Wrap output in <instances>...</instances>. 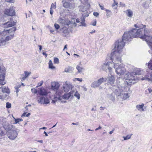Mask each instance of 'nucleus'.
<instances>
[{
	"mask_svg": "<svg viewBox=\"0 0 152 152\" xmlns=\"http://www.w3.org/2000/svg\"><path fill=\"white\" fill-rule=\"evenodd\" d=\"M146 41L150 48L148 52L150 54H152V36H151L150 34L148 37H146Z\"/></svg>",
	"mask_w": 152,
	"mask_h": 152,
	"instance_id": "nucleus-12",
	"label": "nucleus"
},
{
	"mask_svg": "<svg viewBox=\"0 0 152 152\" xmlns=\"http://www.w3.org/2000/svg\"><path fill=\"white\" fill-rule=\"evenodd\" d=\"M142 80H146L148 81L152 82V73L151 74L147 73L144 77L142 78Z\"/></svg>",
	"mask_w": 152,
	"mask_h": 152,
	"instance_id": "nucleus-17",
	"label": "nucleus"
},
{
	"mask_svg": "<svg viewBox=\"0 0 152 152\" xmlns=\"http://www.w3.org/2000/svg\"><path fill=\"white\" fill-rule=\"evenodd\" d=\"M73 68L72 67H68L65 69V71L66 72H71L73 70Z\"/></svg>",
	"mask_w": 152,
	"mask_h": 152,
	"instance_id": "nucleus-30",
	"label": "nucleus"
},
{
	"mask_svg": "<svg viewBox=\"0 0 152 152\" xmlns=\"http://www.w3.org/2000/svg\"><path fill=\"white\" fill-rule=\"evenodd\" d=\"M93 15L94 16L97 17L98 16L99 13L97 12H94L93 13Z\"/></svg>",
	"mask_w": 152,
	"mask_h": 152,
	"instance_id": "nucleus-54",
	"label": "nucleus"
},
{
	"mask_svg": "<svg viewBox=\"0 0 152 152\" xmlns=\"http://www.w3.org/2000/svg\"><path fill=\"white\" fill-rule=\"evenodd\" d=\"M99 5L100 8L102 10H104V7L103 6L101 5H100L99 4Z\"/></svg>",
	"mask_w": 152,
	"mask_h": 152,
	"instance_id": "nucleus-57",
	"label": "nucleus"
},
{
	"mask_svg": "<svg viewBox=\"0 0 152 152\" xmlns=\"http://www.w3.org/2000/svg\"><path fill=\"white\" fill-rule=\"evenodd\" d=\"M105 10L106 11V15L107 16H109L111 14V11L110 10H107V9H105Z\"/></svg>",
	"mask_w": 152,
	"mask_h": 152,
	"instance_id": "nucleus-44",
	"label": "nucleus"
},
{
	"mask_svg": "<svg viewBox=\"0 0 152 152\" xmlns=\"http://www.w3.org/2000/svg\"><path fill=\"white\" fill-rule=\"evenodd\" d=\"M80 1L83 4H85V5L86 4H87V5H88V4L86 3L87 2V0H80Z\"/></svg>",
	"mask_w": 152,
	"mask_h": 152,
	"instance_id": "nucleus-48",
	"label": "nucleus"
},
{
	"mask_svg": "<svg viewBox=\"0 0 152 152\" xmlns=\"http://www.w3.org/2000/svg\"><path fill=\"white\" fill-rule=\"evenodd\" d=\"M111 59L112 62L113 63L114 68L115 69V71L117 74L119 76L124 75L126 70L124 66L121 64L122 61L121 58V61L120 62L118 61L117 59L116 60L117 61H113V58H111Z\"/></svg>",
	"mask_w": 152,
	"mask_h": 152,
	"instance_id": "nucleus-4",
	"label": "nucleus"
},
{
	"mask_svg": "<svg viewBox=\"0 0 152 152\" xmlns=\"http://www.w3.org/2000/svg\"><path fill=\"white\" fill-rule=\"evenodd\" d=\"M144 104H142L141 105H137L136 106V108L137 110L140 112H143L145 111L144 108H143Z\"/></svg>",
	"mask_w": 152,
	"mask_h": 152,
	"instance_id": "nucleus-21",
	"label": "nucleus"
},
{
	"mask_svg": "<svg viewBox=\"0 0 152 152\" xmlns=\"http://www.w3.org/2000/svg\"><path fill=\"white\" fill-rule=\"evenodd\" d=\"M106 79L107 84L110 85L113 84L115 81L114 76L111 73L108 74L107 77L106 78Z\"/></svg>",
	"mask_w": 152,
	"mask_h": 152,
	"instance_id": "nucleus-13",
	"label": "nucleus"
},
{
	"mask_svg": "<svg viewBox=\"0 0 152 152\" xmlns=\"http://www.w3.org/2000/svg\"><path fill=\"white\" fill-rule=\"evenodd\" d=\"M126 13L127 16L130 17L131 18L133 15V12L131 10H128L126 11Z\"/></svg>",
	"mask_w": 152,
	"mask_h": 152,
	"instance_id": "nucleus-25",
	"label": "nucleus"
},
{
	"mask_svg": "<svg viewBox=\"0 0 152 152\" xmlns=\"http://www.w3.org/2000/svg\"><path fill=\"white\" fill-rule=\"evenodd\" d=\"M3 132L0 130V136H1L3 134Z\"/></svg>",
	"mask_w": 152,
	"mask_h": 152,
	"instance_id": "nucleus-61",
	"label": "nucleus"
},
{
	"mask_svg": "<svg viewBox=\"0 0 152 152\" xmlns=\"http://www.w3.org/2000/svg\"><path fill=\"white\" fill-rule=\"evenodd\" d=\"M83 90L86 91L87 90V89L86 87L85 86H83L82 87Z\"/></svg>",
	"mask_w": 152,
	"mask_h": 152,
	"instance_id": "nucleus-55",
	"label": "nucleus"
},
{
	"mask_svg": "<svg viewBox=\"0 0 152 152\" xmlns=\"http://www.w3.org/2000/svg\"><path fill=\"white\" fill-rule=\"evenodd\" d=\"M148 66L150 69L152 70V59L150 60L148 63Z\"/></svg>",
	"mask_w": 152,
	"mask_h": 152,
	"instance_id": "nucleus-36",
	"label": "nucleus"
},
{
	"mask_svg": "<svg viewBox=\"0 0 152 152\" xmlns=\"http://www.w3.org/2000/svg\"><path fill=\"white\" fill-rule=\"evenodd\" d=\"M39 93L42 96H46L47 94V93L46 90L43 88H40Z\"/></svg>",
	"mask_w": 152,
	"mask_h": 152,
	"instance_id": "nucleus-23",
	"label": "nucleus"
},
{
	"mask_svg": "<svg viewBox=\"0 0 152 152\" xmlns=\"http://www.w3.org/2000/svg\"><path fill=\"white\" fill-rule=\"evenodd\" d=\"M76 68L77 69L78 72L79 73L81 72H82L83 69V68L82 67H80L79 65L77 66Z\"/></svg>",
	"mask_w": 152,
	"mask_h": 152,
	"instance_id": "nucleus-39",
	"label": "nucleus"
},
{
	"mask_svg": "<svg viewBox=\"0 0 152 152\" xmlns=\"http://www.w3.org/2000/svg\"><path fill=\"white\" fill-rule=\"evenodd\" d=\"M31 72H28L27 71L24 72L25 76L22 78V80H25L26 78L29 75H30Z\"/></svg>",
	"mask_w": 152,
	"mask_h": 152,
	"instance_id": "nucleus-28",
	"label": "nucleus"
},
{
	"mask_svg": "<svg viewBox=\"0 0 152 152\" xmlns=\"http://www.w3.org/2000/svg\"><path fill=\"white\" fill-rule=\"evenodd\" d=\"M113 92L117 96L121 95L123 94L122 91L121 90V86H113Z\"/></svg>",
	"mask_w": 152,
	"mask_h": 152,
	"instance_id": "nucleus-9",
	"label": "nucleus"
},
{
	"mask_svg": "<svg viewBox=\"0 0 152 152\" xmlns=\"http://www.w3.org/2000/svg\"><path fill=\"white\" fill-rule=\"evenodd\" d=\"M74 96L76 97L78 99H79L80 98V95L78 92L76 91L75 92L74 94Z\"/></svg>",
	"mask_w": 152,
	"mask_h": 152,
	"instance_id": "nucleus-37",
	"label": "nucleus"
},
{
	"mask_svg": "<svg viewBox=\"0 0 152 152\" xmlns=\"http://www.w3.org/2000/svg\"><path fill=\"white\" fill-rule=\"evenodd\" d=\"M15 24V22L13 20V19H11L10 21L3 24L2 25L4 28H8L14 26Z\"/></svg>",
	"mask_w": 152,
	"mask_h": 152,
	"instance_id": "nucleus-16",
	"label": "nucleus"
},
{
	"mask_svg": "<svg viewBox=\"0 0 152 152\" xmlns=\"http://www.w3.org/2000/svg\"><path fill=\"white\" fill-rule=\"evenodd\" d=\"M18 132L16 131L12 130L8 134V137L10 139L14 140L17 136Z\"/></svg>",
	"mask_w": 152,
	"mask_h": 152,
	"instance_id": "nucleus-14",
	"label": "nucleus"
},
{
	"mask_svg": "<svg viewBox=\"0 0 152 152\" xmlns=\"http://www.w3.org/2000/svg\"><path fill=\"white\" fill-rule=\"evenodd\" d=\"M37 99L39 103L47 104L50 102V100L48 98L43 96L38 97Z\"/></svg>",
	"mask_w": 152,
	"mask_h": 152,
	"instance_id": "nucleus-10",
	"label": "nucleus"
},
{
	"mask_svg": "<svg viewBox=\"0 0 152 152\" xmlns=\"http://www.w3.org/2000/svg\"><path fill=\"white\" fill-rule=\"evenodd\" d=\"M117 4L118 3L115 1V0H114V3L112 5V7L116 9L117 7Z\"/></svg>",
	"mask_w": 152,
	"mask_h": 152,
	"instance_id": "nucleus-41",
	"label": "nucleus"
},
{
	"mask_svg": "<svg viewBox=\"0 0 152 152\" xmlns=\"http://www.w3.org/2000/svg\"><path fill=\"white\" fill-rule=\"evenodd\" d=\"M11 107V104L9 102H7L6 103V107L7 108H10Z\"/></svg>",
	"mask_w": 152,
	"mask_h": 152,
	"instance_id": "nucleus-45",
	"label": "nucleus"
},
{
	"mask_svg": "<svg viewBox=\"0 0 152 152\" xmlns=\"http://www.w3.org/2000/svg\"><path fill=\"white\" fill-rule=\"evenodd\" d=\"M0 89H1V91L3 93H6L9 94L10 92V91L7 87L1 86L0 87Z\"/></svg>",
	"mask_w": 152,
	"mask_h": 152,
	"instance_id": "nucleus-22",
	"label": "nucleus"
},
{
	"mask_svg": "<svg viewBox=\"0 0 152 152\" xmlns=\"http://www.w3.org/2000/svg\"><path fill=\"white\" fill-rule=\"evenodd\" d=\"M63 33L66 34H67L68 33V28L64 26L62 29Z\"/></svg>",
	"mask_w": 152,
	"mask_h": 152,
	"instance_id": "nucleus-31",
	"label": "nucleus"
},
{
	"mask_svg": "<svg viewBox=\"0 0 152 152\" xmlns=\"http://www.w3.org/2000/svg\"><path fill=\"white\" fill-rule=\"evenodd\" d=\"M59 22L62 24H64V25H66L68 26L71 23V22L67 20L66 21L64 19H62L61 18H60L58 19Z\"/></svg>",
	"mask_w": 152,
	"mask_h": 152,
	"instance_id": "nucleus-19",
	"label": "nucleus"
},
{
	"mask_svg": "<svg viewBox=\"0 0 152 152\" xmlns=\"http://www.w3.org/2000/svg\"><path fill=\"white\" fill-rule=\"evenodd\" d=\"M49 68L51 69H54L55 68V67L53 66V64L51 60H50L49 61Z\"/></svg>",
	"mask_w": 152,
	"mask_h": 152,
	"instance_id": "nucleus-35",
	"label": "nucleus"
},
{
	"mask_svg": "<svg viewBox=\"0 0 152 152\" xmlns=\"http://www.w3.org/2000/svg\"><path fill=\"white\" fill-rule=\"evenodd\" d=\"M63 88L64 92H67L71 90L72 88V85L69 82H66L63 84Z\"/></svg>",
	"mask_w": 152,
	"mask_h": 152,
	"instance_id": "nucleus-8",
	"label": "nucleus"
},
{
	"mask_svg": "<svg viewBox=\"0 0 152 152\" xmlns=\"http://www.w3.org/2000/svg\"><path fill=\"white\" fill-rule=\"evenodd\" d=\"M88 16V15L87 13L85 14V13L82 14V17L81 18V21H85V19L86 17Z\"/></svg>",
	"mask_w": 152,
	"mask_h": 152,
	"instance_id": "nucleus-33",
	"label": "nucleus"
},
{
	"mask_svg": "<svg viewBox=\"0 0 152 152\" xmlns=\"http://www.w3.org/2000/svg\"><path fill=\"white\" fill-rule=\"evenodd\" d=\"M20 86H16L15 87V88L16 90L15 92L17 93L19 91L18 88H20Z\"/></svg>",
	"mask_w": 152,
	"mask_h": 152,
	"instance_id": "nucleus-47",
	"label": "nucleus"
},
{
	"mask_svg": "<svg viewBox=\"0 0 152 152\" xmlns=\"http://www.w3.org/2000/svg\"><path fill=\"white\" fill-rule=\"evenodd\" d=\"M132 135V134L130 135H127L126 137H123V138H124V140H126L129 139L131 138Z\"/></svg>",
	"mask_w": 152,
	"mask_h": 152,
	"instance_id": "nucleus-38",
	"label": "nucleus"
},
{
	"mask_svg": "<svg viewBox=\"0 0 152 152\" xmlns=\"http://www.w3.org/2000/svg\"><path fill=\"white\" fill-rule=\"evenodd\" d=\"M63 93V91L60 89L57 91L56 94L58 96H57L56 97L54 98V99L52 100V102L55 103L58 100H62V99H64L66 100L68 99L71 95V93L69 92L68 93L65 94L64 95L61 96Z\"/></svg>",
	"mask_w": 152,
	"mask_h": 152,
	"instance_id": "nucleus-5",
	"label": "nucleus"
},
{
	"mask_svg": "<svg viewBox=\"0 0 152 152\" xmlns=\"http://www.w3.org/2000/svg\"><path fill=\"white\" fill-rule=\"evenodd\" d=\"M96 20H95L92 24V25L94 26H95L96 25Z\"/></svg>",
	"mask_w": 152,
	"mask_h": 152,
	"instance_id": "nucleus-60",
	"label": "nucleus"
},
{
	"mask_svg": "<svg viewBox=\"0 0 152 152\" xmlns=\"http://www.w3.org/2000/svg\"><path fill=\"white\" fill-rule=\"evenodd\" d=\"M15 30V29L13 28L9 30L6 31L4 30V31L1 32L0 31V38H1L0 39V46H3L6 45L8 43L7 42V41L10 40L13 38L14 35L12 33L10 35L7 36L4 39H3L5 36L7 34V33H9L12 31L14 32Z\"/></svg>",
	"mask_w": 152,
	"mask_h": 152,
	"instance_id": "nucleus-3",
	"label": "nucleus"
},
{
	"mask_svg": "<svg viewBox=\"0 0 152 152\" xmlns=\"http://www.w3.org/2000/svg\"><path fill=\"white\" fill-rule=\"evenodd\" d=\"M54 62L55 64H58L59 63V60L58 58H55L54 59Z\"/></svg>",
	"mask_w": 152,
	"mask_h": 152,
	"instance_id": "nucleus-43",
	"label": "nucleus"
},
{
	"mask_svg": "<svg viewBox=\"0 0 152 152\" xmlns=\"http://www.w3.org/2000/svg\"><path fill=\"white\" fill-rule=\"evenodd\" d=\"M52 9H50V13L51 15H52L53 12V11L52 10Z\"/></svg>",
	"mask_w": 152,
	"mask_h": 152,
	"instance_id": "nucleus-59",
	"label": "nucleus"
},
{
	"mask_svg": "<svg viewBox=\"0 0 152 152\" xmlns=\"http://www.w3.org/2000/svg\"><path fill=\"white\" fill-rule=\"evenodd\" d=\"M4 128L7 131H9L12 129L13 126L8 123H6L4 125Z\"/></svg>",
	"mask_w": 152,
	"mask_h": 152,
	"instance_id": "nucleus-20",
	"label": "nucleus"
},
{
	"mask_svg": "<svg viewBox=\"0 0 152 152\" xmlns=\"http://www.w3.org/2000/svg\"><path fill=\"white\" fill-rule=\"evenodd\" d=\"M31 115L30 113H28V114H26V113H24L22 115V117H28Z\"/></svg>",
	"mask_w": 152,
	"mask_h": 152,
	"instance_id": "nucleus-42",
	"label": "nucleus"
},
{
	"mask_svg": "<svg viewBox=\"0 0 152 152\" xmlns=\"http://www.w3.org/2000/svg\"><path fill=\"white\" fill-rule=\"evenodd\" d=\"M102 128V127L99 126V127L97 128H96V129H95V131H97L99 129H101V128Z\"/></svg>",
	"mask_w": 152,
	"mask_h": 152,
	"instance_id": "nucleus-62",
	"label": "nucleus"
},
{
	"mask_svg": "<svg viewBox=\"0 0 152 152\" xmlns=\"http://www.w3.org/2000/svg\"><path fill=\"white\" fill-rule=\"evenodd\" d=\"M100 86L98 80L97 81H94L93 82L91 85V86L93 88L97 87Z\"/></svg>",
	"mask_w": 152,
	"mask_h": 152,
	"instance_id": "nucleus-24",
	"label": "nucleus"
},
{
	"mask_svg": "<svg viewBox=\"0 0 152 152\" xmlns=\"http://www.w3.org/2000/svg\"><path fill=\"white\" fill-rule=\"evenodd\" d=\"M54 26H55V28H56V29L57 30L58 29V28H59V27H60V26L58 24H56V23H55V24H54Z\"/></svg>",
	"mask_w": 152,
	"mask_h": 152,
	"instance_id": "nucleus-50",
	"label": "nucleus"
},
{
	"mask_svg": "<svg viewBox=\"0 0 152 152\" xmlns=\"http://www.w3.org/2000/svg\"><path fill=\"white\" fill-rule=\"evenodd\" d=\"M56 2H55L54 3H52L51 4L50 9H55L56 8Z\"/></svg>",
	"mask_w": 152,
	"mask_h": 152,
	"instance_id": "nucleus-40",
	"label": "nucleus"
},
{
	"mask_svg": "<svg viewBox=\"0 0 152 152\" xmlns=\"http://www.w3.org/2000/svg\"><path fill=\"white\" fill-rule=\"evenodd\" d=\"M4 13L5 14L10 16H13L15 14V10L13 7L5 10Z\"/></svg>",
	"mask_w": 152,
	"mask_h": 152,
	"instance_id": "nucleus-15",
	"label": "nucleus"
},
{
	"mask_svg": "<svg viewBox=\"0 0 152 152\" xmlns=\"http://www.w3.org/2000/svg\"><path fill=\"white\" fill-rule=\"evenodd\" d=\"M15 119V123H14L17 124L20 122L19 121V118L15 119Z\"/></svg>",
	"mask_w": 152,
	"mask_h": 152,
	"instance_id": "nucleus-51",
	"label": "nucleus"
},
{
	"mask_svg": "<svg viewBox=\"0 0 152 152\" xmlns=\"http://www.w3.org/2000/svg\"><path fill=\"white\" fill-rule=\"evenodd\" d=\"M121 90L122 91V93L127 92L129 91V88L127 86L126 87L121 86Z\"/></svg>",
	"mask_w": 152,
	"mask_h": 152,
	"instance_id": "nucleus-29",
	"label": "nucleus"
},
{
	"mask_svg": "<svg viewBox=\"0 0 152 152\" xmlns=\"http://www.w3.org/2000/svg\"><path fill=\"white\" fill-rule=\"evenodd\" d=\"M142 71L141 69H137L136 72H134L135 73H136L137 72H138L140 73L139 75H140V74L141 73V72H142Z\"/></svg>",
	"mask_w": 152,
	"mask_h": 152,
	"instance_id": "nucleus-49",
	"label": "nucleus"
},
{
	"mask_svg": "<svg viewBox=\"0 0 152 152\" xmlns=\"http://www.w3.org/2000/svg\"><path fill=\"white\" fill-rule=\"evenodd\" d=\"M87 9L85 6H81L80 7V10L83 12H86Z\"/></svg>",
	"mask_w": 152,
	"mask_h": 152,
	"instance_id": "nucleus-34",
	"label": "nucleus"
},
{
	"mask_svg": "<svg viewBox=\"0 0 152 152\" xmlns=\"http://www.w3.org/2000/svg\"><path fill=\"white\" fill-rule=\"evenodd\" d=\"M134 26L139 29L133 28L131 31L125 32L123 36V41L126 43V42L130 41L132 38L139 37L146 41V37L150 34L149 29L146 28V26L142 24H137Z\"/></svg>",
	"mask_w": 152,
	"mask_h": 152,
	"instance_id": "nucleus-1",
	"label": "nucleus"
},
{
	"mask_svg": "<svg viewBox=\"0 0 152 152\" xmlns=\"http://www.w3.org/2000/svg\"><path fill=\"white\" fill-rule=\"evenodd\" d=\"M114 66L113 63L110 62L105 63L102 66V69L106 72L111 73L112 70V68L111 66Z\"/></svg>",
	"mask_w": 152,
	"mask_h": 152,
	"instance_id": "nucleus-6",
	"label": "nucleus"
},
{
	"mask_svg": "<svg viewBox=\"0 0 152 152\" xmlns=\"http://www.w3.org/2000/svg\"><path fill=\"white\" fill-rule=\"evenodd\" d=\"M31 91L32 93H34V94H36L37 92V90L34 88H33L31 89Z\"/></svg>",
	"mask_w": 152,
	"mask_h": 152,
	"instance_id": "nucleus-46",
	"label": "nucleus"
},
{
	"mask_svg": "<svg viewBox=\"0 0 152 152\" xmlns=\"http://www.w3.org/2000/svg\"><path fill=\"white\" fill-rule=\"evenodd\" d=\"M42 54L43 55H45V57H47V54L44 52L43 51Z\"/></svg>",
	"mask_w": 152,
	"mask_h": 152,
	"instance_id": "nucleus-63",
	"label": "nucleus"
},
{
	"mask_svg": "<svg viewBox=\"0 0 152 152\" xmlns=\"http://www.w3.org/2000/svg\"><path fill=\"white\" fill-rule=\"evenodd\" d=\"M67 45H65L64 46V49H63V50L64 51V50L65 49H67Z\"/></svg>",
	"mask_w": 152,
	"mask_h": 152,
	"instance_id": "nucleus-64",
	"label": "nucleus"
},
{
	"mask_svg": "<svg viewBox=\"0 0 152 152\" xmlns=\"http://www.w3.org/2000/svg\"><path fill=\"white\" fill-rule=\"evenodd\" d=\"M75 79L77 80V81H80V82H81L82 81V79L81 78H75Z\"/></svg>",
	"mask_w": 152,
	"mask_h": 152,
	"instance_id": "nucleus-56",
	"label": "nucleus"
},
{
	"mask_svg": "<svg viewBox=\"0 0 152 152\" xmlns=\"http://www.w3.org/2000/svg\"><path fill=\"white\" fill-rule=\"evenodd\" d=\"M63 6L66 8H71L72 6H71L70 3L68 2H65L63 4Z\"/></svg>",
	"mask_w": 152,
	"mask_h": 152,
	"instance_id": "nucleus-27",
	"label": "nucleus"
},
{
	"mask_svg": "<svg viewBox=\"0 0 152 152\" xmlns=\"http://www.w3.org/2000/svg\"><path fill=\"white\" fill-rule=\"evenodd\" d=\"M125 43V42L121 39H118L115 42L114 46L115 50L111 53V58H113V61H117L116 60L117 59L118 61H120L121 58L122 56V49Z\"/></svg>",
	"mask_w": 152,
	"mask_h": 152,
	"instance_id": "nucleus-2",
	"label": "nucleus"
},
{
	"mask_svg": "<svg viewBox=\"0 0 152 152\" xmlns=\"http://www.w3.org/2000/svg\"><path fill=\"white\" fill-rule=\"evenodd\" d=\"M98 81L100 86L103 83L106 81V78H100L98 80Z\"/></svg>",
	"mask_w": 152,
	"mask_h": 152,
	"instance_id": "nucleus-26",
	"label": "nucleus"
},
{
	"mask_svg": "<svg viewBox=\"0 0 152 152\" xmlns=\"http://www.w3.org/2000/svg\"><path fill=\"white\" fill-rule=\"evenodd\" d=\"M122 94L123 95V99L124 100L127 99L129 97V96L128 93L126 92L124 94L123 93Z\"/></svg>",
	"mask_w": 152,
	"mask_h": 152,
	"instance_id": "nucleus-32",
	"label": "nucleus"
},
{
	"mask_svg": "<svg viewBox=\"0 0 152 152\" xmlns=\"http://www.w3.org/2000/svg\"><path fill=\"white\" fill-rule=\"evenodd\" d=\"M81 21V25H80V26H81L82 25L84 26H86V24H85V21Z\"/></svg>",
	"mask_w": 152,
	"mask_h": 152,
	"instance_id": "nucleus-52",
	"label": "nucleus"
},
{
	"mask_svg": "<svg viewBox=\"0 0 152 152\" xmlns=\"http://www.w3.org/2000/svg\"><path fill=\"white\" fill-rule=\"evenodd\" d=\"M148 90L149 93H151L152 91V89L150 88H149Z\"/></svg>",
	"mask_w": 152,
	"mask_h": 152,
	"instance_id": "nucleus-58",
	"label": "nucleus"
},
{
	"mask_svg": "<svg viewBox=\"0 0 152 152\" xmlns=\"http://www.w3.org/2000/svg\"><path fill=\"white\" fill-rule=\"evenodd\" d=\"M140 74L138 72L136 73L132 72L131 73H128L125 74V78L126 80H135V78L134 75H139Z\"/></svg>",
	"mask_w": 152,
	"mask_h": 152,
	"instance_id": "nucleus-11",
	"label": "nucleus"
},
{
	"mask_svg": "<svg viewBox=\"0 0 152 152\" xmlns=\"http://www.w3.org/2000/svg\"><path fill=\"white\" fill-rule=\"evenodd\" d=\"M5 72V69H1L0 66V85H4L6 83L4 80Z\"/></svg>",
	"mask_w": 152,
	"mask_h": 152,
	"instance_id": "nucleus-7",
	"label": "nucleus"
},
{
	"mask_svg": "<svg viewBox=\"0 0 152 152\" xmlns=\"http://www.w3.org/2000/svg\"><path fill=\"white\" fill-rule=\"evenodd\" d=\"M59 86L60 85L58 82H53L51 83V88L54 91H57Z\"/></svg>",
	"mask_w": 152,
	"mask_h": 152,
	"instance_id": "nucleus-18",
	"label": "nucleus"
},
{
	"mask_svg": "<svg viewBox=\"0 0 152 152\" xmlns=\"http://www.w3.org/2000/svg\"><path fill=\"white\" fill-rule=\"evenodd\" d=\"M43 81H41L38 84V86H41L43 84Z\"/></svg>",
	"mask_w": 152,
	"mask_h": 152,
	"instance_id": "nucleus-53",
	"label": "nucleus"
}]
</instances>
